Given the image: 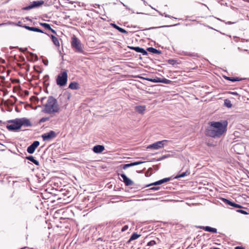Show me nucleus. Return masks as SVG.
Returning a JSON list of instances; mask_svg holds the SVG:
<instances>
[{
    "mask_svg": "<svg viewBox=\"0 0 249 249\" xmlns=\"http://www.w3.org/2000/svg\"><path fill=\"white\" fill-rule=\"evenodd\" d=\"M43 3L44 1L43 0L33 1L28 6L23 7L22 10H29L35 8H37L41 6Z\"/></svg>",
    "mask_w": 249,
    "mask_h": 249,
    "instance_id": "7",
    "label": "nucleus"
},
{
    "mask_svg": "<svg viewBox=\"0 0 249 249\" xmlns=\"http://www.w3.org/2000/svg\"><path fill=\"white\" fill-rule=\"evenodd\" d=\"M26 159L30 160L36 165H39V162L36 160L35 158L33 156H28L25 157Z\"/></svg>",
    "mask_w": 249,
    "mask_h": 249,
    "instance_id": "24",
    "label": "nucleus"
},
{
    "mask_svg": "<svg viewBox=\"0 0 249 249\" xmlns=\"http://www.w3.org/2000/svg\"><path fill=\"white\" fill-rule=\"evenodd\" d=\"M197 229H202L205 231L210 232L212 233H217V229L211 227L210 226H196Z\"/></svg>",
    "mask_w": 249,
    "mask_h": 249,
    "instance_id": "15",
    "label": "nucleus"
},
{
    "mask_svg": "<svg viewBox=\"0 0 249 249\" xmlns=\"http://www.w3.org/2000/svg\"><path fill=\"white\" fill-rule=\"evenodd\" d=\"M169 156H170V155H168V154L167 155H163L160 158L158 159L157 160V161H160V160H163L166 159V158L169 157Z\"/></svg>",
    "mask_w": 249,
    "mask_h": 249,
    "instance_id": "35",
    "label": "nucleus"
},
{
    "mask_svg": "<svg viewBox=\"0 0 249 249\" xmlns=\"http://www.w3.org/2000/svg\"><path fill=\"white\" fill-rule=\"evenodd\" d=\"M230 93L233 95H238V93L236 92H230Z\"/></svg>",
    "mask_w": 249,
    "mask_h": 249,
    "instance_id": "48",
    "label": "nucleus"
},
{
    "mask_svg": "<svg viewBox=\"0 0 249 249\" xmlns=\"http://www.w3.org/2000/svg\"><path fill=\"white\" fill-rule=\"evenodd\" d=\"M210 126L206 129L205 134L207 136L213 138H220L227 131L228 121L220 120L218 122H211Z\"/></svg>",
    "mask_w": 249,
    "mask_h": 249,
    "instance_id": "1",
    "label": "nucleus"
},
{
    "mask_svg": "<svg viewBox=\"0 0 249 249\" xmlns=\"http://www.w3.org/2000/svg\"><path fill=\"white\" fill-rule=\"evenodd\" d=\"M105 150V147L102 145H96L94 146L92 150L95 153H101Z\"/></svg>",
    "mask_w": 249,
    "mask_h": 249,
    "instance_id": "17",
    "label": "nucleus"
},
{
    "mask_svg": "<svg viewBox=\"0 0 249 249\" xmlns=\"http://www.w3.org/2000/svg\"><path fill=\"white\" fill-rule=\"evenodd\" d=\"M224 78L227 80L230 81L231 77L227 76H224Z\"/></svg>",
    "mask_w": 249,
    "mask_h": 249,
    "instance_id": "44",
    "label": "nucleus"
},
{
    "mask_svg": "<svg viewBox=\"0 0 249 249\" xmlns=\"http://www.w3.org/2000/svg\"><path fill=\"white\" fill-rule=\"evenodd\" d=\"M160 187H151L150 188H149V189H148L147 190L148 191H157V190H159L160 189Z\"/></svg>",
    "mask_w": 249,
    "mask_h": 249,
    "instance_id": "37",
    "label": "nucleus"
},
{
    "mask_svg": "<svg viewBox=\"0 0 249 249\" xmlns=\"http://www.w3.org/2000/svg\"><path fill=\"white\" fill-rule=\"evenodd\" d=\"M71 46L75 53H83L84 52L83 44L74 35L71 37Z\"/></svg>",
    "mask_w": 249,
    "mask_h": 249,
    "instance_id": "3",
    "label": "nucleus"
},
{
    "mask_svg": "<svg viewBox=\"0 0 249 249\" xmlns=\"http://www.w3.org/2000/svg\"><path fill=\"white\" fill-rule=\"evenodd\" d=\"M17 25L22 27L23 28L31 31H42V30L38 27H30L25 25H23L21 21H18Z\"/></svg>",
    "mask_w": 249,
    "mask_h": 249,
    "instance_id": "13",
    "label": "nucleus"
},
{
    "mask_svg": "<svg viewBox=\"0 0 249 249\" xmlns=\"http://www.w3.org/2000/svg\"><path fill=\"white\" fill-rule=\"evenodd\" d=\"M43 79L45 80H47L49 79V75H45L44 77H43Z\"/></svg>",
    "mask_w": 249,
    "mask_h": 249,
    "instance_id": "45",
    "label": "nucleus"
},
{
    "mask_svg": "<svg viewBox=\"0 0 249 249\" xmlns=\"http://www.w3.org/2000/svg\"><path fill=\"white\" fill-rule=\"evenodd\" d=\"M124 33H127L128 32H124Z\"/></svg>",
    "mask_w": 249,
    "mask_h": 249,
    "instance_id": "64",
    "label": "nucleus"
},
{
    "mask_svg": "<svg viewBox=\"0 0 249 249\" xmlns=\"http://www.w3.org/2000/svg\"><path fill=\"white\" fill-rule=\"evenodd\" d=\"M39 142L38 141H34L30 145L27 147V152L29 154L34 153L36 149L39 146Z\"/></svg>",
    "mask_w": 249,
    "mask_h": 249,
    "instance_id": "10",
    "label": "nucleus"
},
{
    "mask_svg": "<svg viewBox=\"0 0 249 249\" xmlns=\"http://www.w3.org/2000/svg\"><path fill=\"white\" fill-rule=\"evenodd\" d=\"M69 88L71 89H79V86L78 83L76 82H72L69 84Z\"/></svg>",
    "mask_w": 249,
    "mask_h": 249,
    "instance_id": "22",
    "label": "nucleus"
},
{
    "mask_svg": "<svg viewBox=\"0 0 249 249\" xmlns=\"http://www.w3.org/2000/svg\"><path fill=\"white\" fill-rule=\"evenodd\" d=\"M221 200L223 202H224L225 204L230 205L231 207H233L234 202L231 201V200L225 198H221Z\"/></svg>",
    "mask_w": 249,
    "mask_h": 249,
    "instance_id": "25",
    "label": "nucleus"
},
{
    "mask_svg": "<svg viewBox=\"0 0 249 249\" xmlns=\"http://www.w3.org/2000/svg\"><path fill=\"white\" fill-rule=\"evenodd\" d=\"M168 142V141L166 140L158 141L151 144L147 146V148L157 150L163 148L164 146V145H166Z\"/></svg>",
    "mask_w": 249,
    "mask_h": 249,
    "instance_id": "5",
    "label": "nucleus"
},
{
    "mask_svg": "<svg viewBox=\"0 0 249 249\" xmlns=\"http://www.w3.org/2000/svg\"><path fill=\"white\" fill-rule=\"evenodd\" d=\"M49 117H43L41 118L39 121V123H44L48 120H49Z\"/></svg>",
    "mask_w": 249,
    "mask_h": 249,
    "instance_id": "34",
    "label": "nucleus"
},
{
    "mask_svg": "<svg viewBox=\"0 0 249 249\" xmlns=\"http://www.w3.org/2000/svg\"><path fill=\"white\" fill-rule=\"evenodd\" d=\"M142 0L144 4L145 5H146V2L145 1V0Z\"/></svg>",
    "mask_w": 249,
    "mask_h": 249,
    "instance_id": "55",
    "label": "nucleus"
},
{
    "mask_svg": "<svg viewBox=\"0 0 249 249\" xmlns=\"http://www.w3.org/2000/svg\"><path fill=\"white\" fill-rule=\"evenodd\" d=\"M160 83L166 84H170L172 83V81L166 79V78H161Z\"/></svg>",
    "mask_w": 249,
    "mask_h": 249,
    "instance_id": "31",
    "label": "nucleus"
},
{
    "mask_svg": "<svg viewBox=\"0 0 249 249\" xmlns=\"http://www.w3.org/2000/svg\"><path fill=\"white\" fill-rule=\"evenodd\" d=\"M43 106L42 111L47 114L58 113L60 111L57 100L52 96L48 97L46 103Z\"/></svg>",
    "mask_w": 249,
    "mask_h": 249,
    "instance_id": "2",
    "label": "nucleus"
},
{
    "mask_svg": "<svg viewBox=\"0 0 249 249\" xmlns=\"http://www.w3.org/2000/svg\"><path fill=\"white\" fill-rule=\"evenodd\" d=\"M68 81V73L67 70L62 71L56 79V84L59 87H64L67 84Z\"/></svg>",
    "mask_w": 249,
    "mask_h": 249,
    "instance_id": "4",
    "label": "nucleus"
},
{
    "mask_svg": "<svg viewBox=\"0 0 249 249\" xmlns=\"http://www.w3.org/2000/svg\"><path fill=\"white\" fill-rule=\"evenodd\" d=\"M42 33H45V34H46V32H42Z\"/></svg>",
    "mask_w": 249,
    "mask_h": 249,
    "instance_id": "62",
    "label": "nucleus"
},
{
    "mask_svg": "<svg viewBox=\"0 0 249 249\" xmlns=\"http://www.w3.org/2000/svg\"><path fill=\"white\" fill-rule=\"evenodd\" d=\"M238 49L239 50H240V51L241 50V49H240V48H238Z\"/></svg>",
    "mask_w": 249,
    "mask_h": 249,
    "instance_id": "59",
    "label": "nucleus"
},
{
    "mask_svg": "<svg viewBox=\"0 0 249 249\" xmlns=\"http://www.w3.org/2000/svg\"><path fill=\"white\" fill-rule=\"evenodd\" d=\"M144 79L148 81L152 82L154 83H160L161 81V78L159 77H156L155 78H146Z\"/></svg>",
    "mask_w": 249,
    "mask_h": 249,
    "instance_id": "27",
    "label": "nucleus"
},
{
    "mask_svg": "<svg viewBox=\"0 0 249 249\" xmlns=\"http://www.w3.org/2000/svg\"><path fill=\"white\" fill-rule=\"evenodd\" d=\"M167 27H168V26H159V27H152V28H148V29H145L137 30H136L135 31H137V32H139V31H144L147 30L153 29L163 28Z\"/></svg>",
    "mask_w": 249,
    "mask_h": 249,
    "instance_id": "29",
    "label": "nucleus"
},
{
    "mask_svg": "<svg viewBox=\"0 0 249 249\" xmlns=\"http://www.w3.org/2000/svg\"><path fill=\"white\" fill-rule=\"evenodd\" d=\"M171 177L164 178L160 179L158 181H155L153 183L147 184L145 186V187H149V186H153V185L157 186V185H160L164 183L169 181L170 180H171Z\"/></svg>",
    "mask_w": 249,
    "mask_h": 249,
    "instance_id": "11",
    "label": "nucleus"
},
{
    "mask_svg": "<svg viewBox=\"0 0 249 249\" xmlns=\"http://www.w3.org/2000/svg\"><path fill=\"white\" fill-rule=\"evenodd\" d=\"M149 199L151 200V199H154V198H150V199L149 198H147V199L145 198V199H142V200H149Z\"/></svg>",
    "mask_w": 249,
    "mask_h": 249,
    "instance_id": "51",
    "label": "nucleus"
},
{
    "mask_svg": "<svg viewBox=\"0 0 249 249\" xmlns=\"http://www.w3.org/2000/svg\"><path fill=\"white\" fill-rule=\"evenodd\" d=\"M37 72H39V73H41L42 71H38Z\"/></svg>",
    "mask_w": 249,
    "mask_h": 249,
    "instance_id": "57",
    "label": "nucleus"
},
{
    "mask_svg": "<svg viewBox=\"0 0 249 249\" xmlns=\"http://www.w3.org/2000/svg\"><path fill=\"white\" fill-rule=\"evenodd\" d=\"M146 51L147 52H149L151 53H152L153 54H161V51L159 50H157L153 47H148Z\"/></svg>",
    "mask_w": 249,
    "mask_h": 249,
    "instance_id": "19",
    "label": "nucleus"
},
{
    "mask_svg": "<svg viewBox=\"0 0 249 249\" xmlns=\"http://www.w3.org/2000/svg\"><path fill=\"white\" fill-rule=\"evenodd\" d=\"M183 168H184V167H183L182 168L181 170L180 171V172L182 170H183Z\"/></svg>",
    "mask_w": 249,
    "mask_h": 249,
    "instance_id": "56",
    "label": "nucleus"
},
{
    "mask_svg": "<svg viewBox=\"0 0 249 249\" xmlns=\"http://www.w3.org/2000/svg\"><path fill=\"white\" fill-rule=\"evenodd\" d=\"M168 63L170 64V65H175L176 64H178L177 60H175V59H168V61H167Z\"/></svg>",
    "mask_w": 249,
    "mask_h": 249,
    "instance_id": "32",
    "label": "nucleus"
},
{
    "mask_svg": "<svg viewBox=\"0 0 249 249\" xmlns=\"http://www.w3.org/2000/svg\"><path fill=\"white\" fill-rule=\"evenodd\" d=\"M18 120L19 123L20 128L22 126L24 127H30L32 126L31 122L27 118L24 117L19 119L18 118Z\"/></svg>",
    "mask_w": 249,
    "mask_h": 249,
    "instance_id": "8",
    "label": "nucleus"
},
{
    "mask_svg": "<svg viewBox=\"0 0 249 249\" xmlns=\"http://www.w3.org/2000/svg\"><path fill=\"white\" fill-rule=\"evenodd\" d=\"M30 54L31 56L33 57V58L35 59V60H38V57L36 54H35L33 53H30Z\"/></svg>",
    "mask_w": 249,
    "mask_h": 249,
    "instance_id": "38",
    "label": "nucleus"
},
{
    "mask_svg": "<svg viewBox=\"0 0 249 249\" xmlns=\"http://www.w3.org/2000/svg\"><path fill=\"white\" fill-rule=\"evenodd\" d=\"M242 78H240L238 77H231L230 81L232 82L240 81L242 80Z\"/></svg>",
    "mask_w": 249,
    "mask_h": 249,
    "instance_id": "33",
    "label": "nucleus"
},
{
    "mask_svg": "<svg viewBox=\"0 0 249 249\" xmlns=\"http://www.w3.org/2000/svg\"><path fill=\"white\" fill-rule=\"evenodd\" d=\"M9 122L13 123V124H8L6 126L7 128L9 131H17L20 129L18 118L15 120H10Z\"/></svg>",
    "mask_w": 249,
    "mask_h": 249,
    "instance_id": "6",
    "label": "nucleus"
},
{
    "mask_svg": "<svg viewBox=\"0 0 249 249\" xmlns=\"http://www.w3.org/2000/svg\"><path fill=\"white\" fill-rule=\"evenodd\" d=\"M128 47L130 49H131L132 50H134L137 53H141L143 55H148V53L147 52V51H146L145 49H144L142 48H141L138 46H137V47L130 46V47Z\"/></svg>",
    "mask_w": 249,
    "mask_h": 249,
    "instance_id": "14",
    "label": "nucleus"
},
{
    "mask_svg": "<svg viewBox=\"0 0 249 249\" xmlns=\"http://www.w3.org/2000/svg\"><path fill=\"white\" fill-rule=\"evenodd\" d=\"M56 136V134L55 132L53 130H51L49 132L42 134L41 137L44 141H47L55 138Z\"/></svg>",
    "mask_w": 249,
    "mask_h": 249,
    "instance_id": "9",
    "label": "nucleus"
},
{
    "mask_svg": "<svg viewBox=\"0 0 249 249\" xmlns=\"http://www.w3.org/2000/svg\"><path fill=\"white\" fill-rule=\"evenodd\" d=\"M141 236V234H138L136 232H134L130 236V240H134L138 239L139 237Z\"/></svg>",
    "mask_w": 249,
    "mask_h": 249,
    "instance_id": "28",
    "label": "nucleus"
},
{
    "mask_svg": "<svg viewBox=\"0 0 249 249\" xmlns=\"http://www.w3.org/2000/svg\"><path fill=\"white\" fill-rule=\"evenodd\" d=\"M236 211H237V212L240 213H241L242 214H248V213L246 211H244V210H238Z\"/></svg>",
    "mask_w": 249,
    "mask_h": 249,
    "instance_id": "39",
    "label": "nucleus"
},
{
    "mask_svg": "<svg viewBox=\"0 0 249 249\" xmlns=\"http://www.w3.org/2000/svg\"><path fill=\"white\" fill-rule=\"evenodd\" d=\"M43 63L45 66H47L48 65V61L47 60H43Z\"/></svg>",
    "mask_w": 249,
    "mask_h": 249,
    "instance_id": "46",
    "label": "nucleus"
},
{
    "mask_svg": "<svg viewBox=\"0 0 249 249\" xmlns=\"http://www.w3.org/2000/svg\"><path fill=\"white\" fill-rule=\"evenodd\" d=\"M190 171H189V169L188 167H187L186 170H185V172H183L182 173H179L178 174V175H177L175 178H174L175 179H178V178H183V177H184L185 176H186L187 175H189L190 174Z\"/></svg>",
    "mask_w": 249,
    "mask_h": 249,
    "instance_id": "18",
    "label": "nucleus"
},
{
    "mask_svg": "<svg viewBox=\"0 0 249 249\" xmlns=\"http://www.w3.org/2000/svg\"><path fill=\"white\" fill-rule=\"evenodd\" d=\"M132 240H130V238L129 239V240L127 241L126 243L129 244L130 243Z\"/></svg>",
    "mask_w": 249,
    "mask_h": 249,
    "instance_id": "49",
    "label": "nucleus"
},
{
    "mask_svg": "<svg viewBox=\"0 0 249 249\" xmlns=\"http://www.w3.org/2000/svg\"><path fill=\"white\" fill-rule=\"evenodd\" d=\"M186 55H191V56H195L194 55H192V54H190V53H187L186 54Z\"/></svg>",
    "mask_w": 249,
    "mask_h": 249,
    "instance_id": "53",
    "label": "nucleus"
},
{
    "mask_svg": "<svg viewBox=\"0 0 249 249\" xmlns=\"http://www.w3.org/2000/svg\"><path fill=\"white\" fill-rule=\"evenodd\" d=\"M235 249H245L244 247L241 246H237L235 248Z\"/></svg>",
    "mask_w": 249,
    "mask_h": 249,
    "instance_id": "43",
    "label": "nucleus"
},
{
    "mask_svg": "<svg viewBox=\"0 0 249 249\" xmlns=\"http://www.w3.org/2000/svg\"><path fill=\"white\" fill-rule=\"evenodd\" d=\"M143 162H144L142 161H137L135 162H131L130 163L123 164L121 166H122V168L123 169L125 170L128 167H130L136 166V165H138L143 163Z\"/></svg>",
    "mask_w": 249,
    "mask_h": 249,
    "instance_id": "16",
    "label": "nucleus"
},
{
    "mask_svg": "<svg viewBox=\"0 0 249 249\" xmlns=\"http://www.w3.org/2000/svg\"><path fill=\"white\" fill-rule=\"evenodd\" d=\"M233 207H235V208H243V207L239 205V204H236L235 203H234V206H233Z\"/></svg>",
    "mask_w": 249,
    "mask_h": 249,
    "instance_id": "41",
    "label": "nucleus"
},
{
    "mask_svg": "<svg viewBox=\"0 0 249 249\" xmlns=\"http://www.w3.org/2000/svg\"><path fill=\"white\" fill-rule=\"evenodd\" d=\"M118 175L120 176L123 178V181L124 182L125 186H130L132 185L133 181L124 174L120 173Z\"/></svg>",
    "mask_w": 249,
    "mask_h": 249,
    "instance_id": "12",
    "label": "nucleus"
},
{
    "mask_svg": "<svg viewBox=\"0 0 249 249\" xmlns=\"http://www.w3.org/2000/svg\"><path fill=\"white\" fill-rule=\"evenodd\" d=\"M156 244V242L154 240H151L149 241L148 243L147 246H152L155 245Z\"/></svg>",
    "mask_w": 249,
    "mask_h": 249,
    "instance_id": "36",
    "label": "nucleus"
},
{
    "mask_svg": "<svg viewBox=\"0 0 249 249\" xmlns=\"http://www.w3.org/2000/svg\"><path fill=\"white\" fill-rule=\"evenodd\" d=\"M137 13V14H142V13H138H138Z\"/></svg>",
    "mask_w": 249,
    "mask_h": 249,
    "instance_id": "61",
    "label": "nucleus"
},
{
    "mask_svg": "<svg viewBox=\"0 0 249 249\" xmlns=\"http://www.w3.org/2000/svg\"><path fill=\"white\" fill-rule=\"evenodd\" d=\"M45 98H46V97H42V98H41V102H43V100L44 99H45Z\"/></svg>",
    "mask_w": 249,
    "mask_h": 249,
    "instance_id": "52",
    "label": "nucleus"
},
{
    "mask_svg": "<svg viewBox=\"0 0 249 249\" xmlns=\"http://www.w3.org/2000/svg\"><path fill=\"white\" fill-rule=\"evenodd\" d=\"M234 23V22H231V21H229V22H227V23H228V24H232V23Z\"/></svg>",
    "mask_w": 249,
    "mask_h": 249,
    "instance_id": "54",
    "label": "nucleus"
},
{
    "mask_svg": "<svg viewBox=\"0 0 249 249\" xmlns=\"http://www.w3.org/2000/svg\"><path fill=\"white\" fill-rule=\"evenodd\" d=\"M96 6H98V7H100V5L97 4H95V5H93V7H94L95 8H96Z\"/></svg>",
    "mask_w": 249,
    "mask_h": 249,
    "instance_id": "50",
    "label": "nucleus"
},
{
    "mask_svg": "<svg viewBox=\"0 0 249 249\" xmlns=\"http://www.w3.org/2000/svg\"><path fill=\"white\" fill-rule=\"evenodd\" d=\"M128 228V225H124L122 228V230H121V231L122 232H124V231H126Z\"/></svg>",
    "mask_w": 249,
    "mask_h": 249,
    "instance_id": "40",
    "label": "nucleus"
},
{
    "mask_svg": "<svg viewBox=\"0 0 249 249\" xmlns=\"http://www.w3.org/2000/svg\"><path fill=\"white\" fill-rule=\"evenodd\" d=\"M53 33H55V34H56V32H53Z\"/></svg>",
    "mask_w": 249,
    "mask_h": 249,
    "instance_id": "63",
    "label": "nucleus"
},
{
    "mask_svg": "<svg viewBox=\"0 0 249 249\" xmlns=\"http://www.w3.org/2000/svg\"><path fill=\"white\" fill-rule=\"evenodd\" d=\"M238 145H235L234 146L235 147H236V146H238Z\"/></svg>",
    "mask_w": 249,
    "mask_h": 249,
    "instance_id": "60",
    "label": "nucleus"
},
{
    "mask_svg": "<svg viewBox=\"0 0 249 249\" xmlns=\"http://www.w3.org/2000/svg\"><path fill=\"white\" fill-rule=\"evenodd\" d=\"M109 25L110 26L113 27L115 29L118 30V31H120V32H125V31H126L124 29L120 27L119 26H118V25H117L115 23H109Z\"/></svg>",
    "mask_w": 249,
    "mask_h": 249,
    "instance_id": "26",
    "label": "nucleus"
},
{
    "mask_svg": "<svg viewBox=\"0 0 249 249\" xmlns=\"http://www.w3.org/2000/svg\"><path fill=\"white\" fill-rule=\"evenodd\" d=\"M50 37L54 45L56 46L59 47L60 44L58 38L53 35H51Z\"/></svg>",
    "mask_w": 249,
    "mask_h": 249,
    "instance_id": "23",
    "label": "nucleus"
},
{
    "mask_svg": "<svg viewBox=\"0 0 249 249\" xmlns=\"http://www.w3.org/2000/svg\"><path fill=\"white\" fill-rule=\"evenodd\" d=\"M145 106H138L135 107V110L140 114H143L145 110Z\"/></svg>",
    "mask_w": 249,
    "mask_h": 249,
    "instance_id": "20",
    "label": "nucleus"
},
{
    "mask_svg": "<svg viewBox=\"0 0 249 249\" xmlns=\"http://www.w3.org/2000/svg\"><path fill=\"white\" fill-rule=\"evenodd\" d=\"M121 3L125 7L126 9L130 10V8H129L126 5H125L124 3L121 2Z\"/></svg>",
    "mask_w": 249,
    "mask_h": 249,
    "instance_id": "47",
    "label": "nucleus"
},
{
    "mask_svg": "<svg viewBox=\"0 0 249 249\" xmlns=\"http://www.w3.org/2000/svg\"><path fill=\"white\" fill-rule=\"evenodd\" d=\"M39 24L46 30H49V31H55L51 27L50 25L48 23L40 22Z\"/></svg>",
    "mask_w": 249,
    "mask_h": 249,
    "instance_id": "21",
    "label": "nucleus"
},
{
    "mask_svg": "<svg viewBox=\"0 0 249 249\" xmlns=\"http://www.w3.org/2000/svg\"><path fill=\"white\" fill-rule=\"evenodd\" d=\"M19 49V51L22 52H25L28 50L27 48H20Z\"/></svg>",
    "mask_w": 249,
    "mask_h": 249,
    "instance_id": "42",
    "label": "nucleus"
},
{
    "mask_svg": "<svg viewBox=\"0 0 249 249\" xmlns=\"http://www.w3.org/2000/svg\"><path fill=\"white\" fill-rule=\"evenodd\" d=\"M0 144L2 145L3 146L5 147V146L0 143Z\"/></svg>",
    "mask_w": 249,
    "mask_h": 249,
    "instance_id": "58",
    "label": "nucleus"
},
{
    "mask_svg": "<svg viewBox=\"0 0 249 249\" xmlns=\"http://www.w3.org/2000/svg\"><path fill=\"white\" fill-rule=\"evenodd\" d=\"M224 105L226 107L228 108H230L232 107L231 102L228 99H225L224 101Z\"/></svg>",
    "mask_w": 249,
    "mask_h": 249,
    "instance_id": "30",
    "label": "nucleus"
}]
</instances>
